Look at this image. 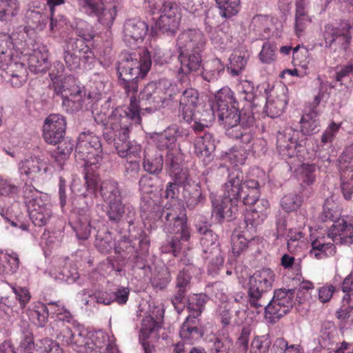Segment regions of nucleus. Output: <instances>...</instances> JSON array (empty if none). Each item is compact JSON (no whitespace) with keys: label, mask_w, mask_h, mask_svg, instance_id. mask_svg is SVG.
I'll use <instances>...</instances> for the list:
<instances>
[{"label":"nucleus","mask_w":353,"mask_h":353,"mask_svg":"<svg viewBox=\"0 0 353 353\" xmlns=\"http://www.w3.org/2000/svg\"><path fill=\"white\" fill-rule=\"evenodd\" d=\"M130 119L125 111L117 108L107 117L105 114H97L95 121L105 126L103 137L108 143H114L118 155L126 159L123 163V176L128 180L136 179L141 170L139 155L141 146L134 141H130L129 133Z\"/></svg>","instance_id":"f257e3e1"},{"label":"nucleus","mask_w":353,"mask_h":353,"mask_svg":"<svg viewBox=\"0 0 353 353\" xmlns=\"http://www.w3.org/2000/svg\"><path fill=\"white\" fill-rule=\"evenodd\" d=\"M152 64L151 55L145 51L138 59L136 54L121 52L117 64L118 81L128 95H132L129 111L125 112L128 118L140 121L139 108L132 99L138 91L139 80L143 79L149 71Z\"/></svg>","instance_id":"f03ea898"},{"label":"nucleus","mask_w":353,"mask_h":353,"mask_svg":"<svg viewBox=\"0 0 353 353\" xmlns=\"http://www.w3.org/2000/svg\"><path fill=\"white\" fill-rule=\"evenodd\" d=\"M63 341L77 353H111L112 347L103 333H88L85 330L66 327L62 332Z\"/></svg>","instance_id":"7ed1b4c3"},{"label":"nucleus","mask_w":353,"mask_h":353,"mask_svg":"<svg viewBox=\"0 0 353 353\" xmlns=\"http://www.w3.org/2000/svg\"><path fill=\"white\" fill-rule=\"evenodd\" d=\"M57 72H50L53 81L54 90L57 94H61L63 105L70 108L72 112L83 109L85 101V94L79 86L74 85L73 77H63L64 67L60 62L54 65Z\"/></svg>","instance_id":"20e7f679"},{"label":"nucleus","mask_w":353,"mask_h":353,"mask_svg":"<svg viewBox=\"0 0 353 353\" xmlns=\"http://www.w3.org/2000/svg\"><path fill=\"white\" fill-rule=\"evenodd\" d=\"M259 183L254 179L244 181L242 171L232 169L224 184L223 196L233 199L234 202L242 201L244 205L252 204L260 196Z\"/></svg>","instance_id":"39448f33"},{"label":"nucleus","mask_w":353,"mask_h":353,"mask_svg":"<svg viewBox=\"0 0 353 353\" xmlns=\"http://www.w3.org/2000/svg\"><path fill=\"white\" fill-rule=\"evenodd\" d=\"M275 274L270 268L256 271L249 278L247 290V302L251 308L259 312L270 299Z\"/></svg>","instance_id":"423d86ee"},{"label":"nucleus","mask_w":353,"mask_h":353,"mask_svg":"<svg viewBox=\"0 0 353 353\" xmlns=\"http://www.w3.org/2000/svg\"><path fill=\"white\" fill-rule=\"evenodd\" d=\"M275 274L270 268L256 271L249 278L247 290V302L251 308L259 312L270 299Z\"/></svg>","instance_id":"0eeeda50"},{"label":"nucleus","mask_w":353,"mask_h":353,"mask_svg":"<svg viewBox=\"0 0 353 353\" xmlns=\"http://www.w3.org/2000/svg\"><path fill=\"white\" fill-rule=\"evenodd\" d=\"M156 216L163 222L164 230L175 234L181 240L188 241L190 234L187 225L186 210L183 204L178 201L166 203L161 209L157 206Z\"/></svg>","instance_id":"6e6552de"},{"label":"nucleus","mask_w":353,"mask_h":353,"mask_svg":"<svg viewBox=\"0 0 353 353\" xmlns=\"http://www.w3.org/2000/svg\"><path fill=\"white\" fill-rule=\"evenodd\" d=\"M76 158L85 162L84 165H97L103 159L102 145L99 137L90 132L79 134L75 148Z\"/></svg>","instance_id":"1a4fd4ad"},{"label":"nucleus","mask_w":353,"mask_h":353,"mask_svg":"<svg viewBox=\"0 0 353 353\" xmlns=\"http://www.w3.org/2000/svg\"><path fill=\"white\" fill-rule=\"evenodd\" d=\"M198 232L201 235L200 239L203 258L209 259L208 272L216 273L223 263V257L218 243V236L210 230L207 225H196Z\"/></svg>","instance_id":"9d476101"},{"label":"nucleus","mask_w":353,"mask_h":353,"mask_svg":"<svg viewBox=\"0 0 353 353\" xmlns=\"http://www.w3.org/2000/svg\"><path fill=\"white\" fill-rule=\"evenodd\" d=\"M294 293L292 289L274 290L272 298L262 309L265 310V319L270 323H275L288 314L293 306Z\"/></svg>","instance_id":"9b49d317"},{"label":"nucleus","mask_w":353,"mask_h":353,"mask_svg":"<svg viewBox=\"0 0 353 353\" xmlns=\"http://www.w3.org/2000/svg\"><path fill=\"white\" fill-rule=\"evenodd\" d=\"M320 219L323 222L329 220L333 222L328 233V236L332 239L333 242L347 245L353 243V223L347 225L344 219H336L332 211L325 206L320 215Z\"/></svg>","instance_id":"f8f14e48"},{"label":"nucleus","mask_w":353,"mask_h":353,"mask_svg":"<svg viewBox=\"0 0 353 353\" xmlns=\"http://www.w3.org/2000/svg\"><path fill=\"white\" fill-rule=\"evenodd\" d=\"M352 28L348 21H343L339 27L326 25L323 32L325 48L345 50L350 46L352 36L350 30Z\"/></svg>","instance_id":"ddd939ff"},{"label":"nucleus","mask_w":353,"mask_h":353,"mask_svg":"<svg viewBox=\"0 0 353 353\" xmlns=\"http://www.w3.org/2000/svg\"><path fill=\"white\" fill-rule=\"evenodd\" d=\"M163 313L162 309H157L156 311H152L142 320L140 341L145 353H153L154 352V346L150 344L151 342L148 339L152 335L156 336L157 332L161 328Z\"/></svg>","instance_id":"4468645a"},{"label":"nucleus","mask_w":353,"mask_h":353,"mask_svg":"<svg viewBox=\"0 0 353 353\" xmlns=\"http://www.w3.org/2000/svg\"><path fill=\"white\" fill-rule=\"evenodd\" d=\"M79 4L89 16L97 18L98 21L107 27H110L115 19L117 10L116 6L106 8L104 0H77Z\"/></svg>","instance_id":"2eb2a0df"},{"label":"nucleus","mask_w":353,"mask_h":353,"mask_svg":"<svg viewBox=\"0 0 353 353\" xmlns=\"http://www.w3.org/2000/svg\"><path fill=\"white\" fill-rule=\"evenodd\" d=\"M192 268L191 265H187L179 272L176 278L175 292L171 296L170 301L179 313L184 308L187 294L192 288L190 274Z\"/></svg>","instance_id":"dca6fc26"},{"label":"nucleus","mask_w":353,"mask_h":353,"mask_svg":"<svg viewBox=\"0 0 353 353\" xmlns=\"http://www.w3.org/2000/svg\"><path fill=\"white\" fill-rule=\"evenodd\" d=\"M254 123V114L248 111L244 114L240 122L225 129V134L230 139L239 140L240 143L248 145L253 139L252 128Z\"/></svg>","instance_id":"f3484780"},{"label":"nucleus","mask_w":353,"mask_h":353,"mask_svg":"<svg viewBox=\"0 0 353 353\" xmlns=\"http://www.w3.org/2000/svg\"><path fill=\"white\" fill-rule=\"evenodd\" d=\"M65 128V118L59 114H52L45 120L43 126V139L47 143L56 145L64 137Z\"/></svg>","instance_id":"a211bd4d"},{"label":"nucleus","mask_w":353,"mask_h":353,"mask_svg":"<svg viewBox=\"0 0 353 353\" xmlns=\"http://www.w3.org/2000/svg\"><path fill=\"white\" fill-rule=\"evenodd\" d=\"M299 132L292 127H285L278 132L276 146L279 154L284 158H291L296 154Z\"/></svg>","instance_id":"6ab92c4d"},{"label":"nucleus","mask_w":353,"mask_h":353,"mask_svg":"<svg viewBox=\"0 0 353 353\" xmlns=\"http://www.w3.org/2000/svg\"><path fill=\"white\" fill-rule=\"evenodd\" d=\"M176 46L179 52H201L205 46V38L199 30H188L177 38Z\"/></svg>","instance_id":"aec40b11"},{"label":"nucleus","mask_w":353,"mask_h":353,"mask_svg":"<svg viewBox=\"0 0 353 353\" xmlns=\"http://www.w3.org/2000/svg\"><path fill=\"white\" fill-rule=\"evenodd\" d=\"M160 12L155 28L163 34L174 35L179 24V18L176 14V8H174L170 3H165L162 5Z\"/></svg>","instance_id":"412c9836"},{"label":"nucleus","mask_w":353,"mask_h":353,"mask_svg":"<svg viewBox=\"0 0 353 353\" xmlns=\"http://www.w3.org/2000/svg\"><path fill=\"white\" fill-rule=\"evenodd\" d=\"M19 170L21 175H25L32 181L43 179L48 171L46 161L38 157L25 159L19 163Z\"/></svg>","instance_id":"4be33fe9"},{"label":"nucleus","mask_w":353,"mask_h":353,"mask_svg":"<svg viewBox=\"0 0 353 353\" xmlns=\"http://www.w3.org/2000/svg\"><path fill=\"white\" fill-rule=\"evenodd\" d=\"M107 203L106 215L110 222L112 223H118L122 220L124 215H125L127 223L130 225L134 223L136 212L132 207L125 206L121 199L110 201Z\"/></svg>","instance_id":"5701e85b"},{"label":"nucleus","mask_w":353,"mask_h":353,"mask_svg":"<svg viewBox=\"0 0 353 353\" xmlns=\"http://www.w3.org/2000/svg\"><path fill=\"white\" fill-rule=\"evenodd\" d=\"M199 103L198 91L192 88L185 90L179 99V113L183 119L190 123L192 120L193 112Z\"/></svg>","instance_id":"b1692460"},{"label":"nucleus","mask_w":353,"mask_h":353,"mask_svg":"<svg viewBox=\"0 0 353 353\" xmlns=\"http://www.w3.org/2000/svg\"><path fill=\"white\" fill-rule=\"evenodd\" d=\"M148 30V26L143 21L131 19L123 26L124 41L131 46L135 42L142 41Z\"/></svg>","instance_id":"393cba45"},{"label":"nucleus","mask_w":353,"mask_h":353,"mask_svg":"<svg viewBox=\"0 0 353 353\" xmlns=\"http://www.w3.org/2000/svg\"><path fill=\"white\" fill-rule=\"evenodd\" d=\"M238 203L234 202L232 199L223 196L220 201H217L216 203H213L212 215L219 223H221L224 220L230 221L235 218L238 211Z\"/></svg>","instance_id":"a878e982"},{"label":"nucleus","mask_w":353,"mask_h":353,"mask_svg":"<svg viewBox=\"0 0 353 353\" xmlns=\"http://www.w3.org/2000/svg\"><path fill=\"white\" fill-rule=\"evenodd\" d=\"M215 148V139L210 132H205L203 136L197 137L195 140V153L199 158L203 159L205 163L212 161V153Z\"/></svg>","instance_id":"bb28decb"},{"label":"nucleus","mask_w":353,"mask_h":353,"mask_svg":"<svg viewBox=\"0 0 353 353\" xmlns=\"http://www.w3.org/2000/svg\"><path fill=\"white\" fill-rule=\"evenodd\" d=\"M288 102V98L285 94V89L282 88L277 91L276 95H271L266 101L265 111L267 115L271 118L279 117L283 112Z\"/></svg>","instance_id":"cd10ccee"},{"label":"nucleus","mask_w":353,"mask_h":353,"mask_svg":"<svg viewBox=\"0 0 353 353\" xmlns=\"http://www.w3.org/2000/svg\"><path fill=\"white\" fill-rule=\"evenodd\" d=\"M91 215L88 213V208H78V216L72 223V228L80 240H86L91 232Z\"/></svg>","instance_id":"c85d7f7f"},{"label":"nucleus","mask_w":353,"mask_h":353,"mask_svg":"<svg viewBox=\"0 0 353 353\" xmlns=\"http://www.w3.org/2000/svg\"><path fill=\"white\" fill-rule=\"evenodd\" d=\"M199 320L188 316L180 330V336L185 342L192 344L199 340L203 334V329L199 326Z\"/></svg>","instance_id":"c756f323"},{"label":"nucleus","mask_w":353,"mask_h":353,"mask_svg":"<svg viewBox=\"0 0 353 353\" xmlns=\"http://www.w3.org/2000/svg\"><path fill=\"white\" fill-rule=\"evenodd\" d=\"M179 60L181 63V70L185 74L197 71L201 66L202 58L201 52H179Z\"/></svg>","instance_id":"7c9ffc66"},{"label":"nucleus","mask_w":353,"mask_h":353,"mask_svg":"<svg viewBox=\"0 0 353 353\" xmlns=\"http://www.w3.org/2000/svg\"><path fill=\"white\" fill-rule=\"evenodd\" d=\"M28 65L30 70L34 73L46 72L49 67L48 54L45 49L42 47L34 50L28 58Z\"/></svg>","instance_id":"2f4dec72"},{"label":"nucleus","mask_w":353,"mask_h":353,"mask_svg":"<svg viewBox=\"0 0 353 353\" xmlns=\"http://www.w3.org/2000/svg\"><path fill=\"white\" fill-rule=\"evenodd\" d=\"M249 110H239L236 106H232L230 108L216 112L220 125L223 126L224 130L236 122H240L243 116Z\"/></svg>","instance_id":"473e14b6"},{"label":"nucleus","mask_w":353,"mask_h":353,"mask_svg":"<svg viewBox=\"0 0 353 353\" xmlns=\"http://www.w3.org/2000/svg\"><path fill=\"white\" fill-rule=\"evenodd\" d=\"M341 180L353 179V143L347 147L339 159Z\"/></svg>","instance_id":"72a5a7b5"},{"label":"nucleus","mask_w":353,"mask_h":353,"mask_svg":"<svg viewBox=\"0 0 353 353\" xmlns=\"http://www.w3.org/2000/svg\"><path fill=\"white\" fill-rule=\"evenodd\" d=\"M28 209L30 217L35 226L41 227L46 225L52 215L51 209L43 201L36 203L33 207Z\"/></svg>","instance_id":"f704fd0d"},{"label":"nucleus","mask_w":353,"mask_h":353,"mask_svg":"<svg viewBox=\"0 0 353 353\" xmlns=\"http://www.w3.org/2000/svg\"><path fill=\"white\" fill-rule=\"evenodd\" d=\"M301 132L303 134L310 136L319 132L320 121L316 110L310 109L302 116L301 119Z\"/></svg>","instance_id":"c9c22d12"},{"label":"nucleus","mask_w":353,"mask_h":353,"mask_svg":"<svg viewBox=\"0 0 353 353\" xmlns=\"http://www.w3.org/2000/svg\"><path fill=\"white\" fill-rule=\"evenodd\" d=\"M6 73L10 77L11 85L15 88H20L28 79V70L26 65L21 63L10 62Z\"/></svg>","instance_id":"e433bc0d"},{"label":"nucleus","mask_w":353,"mask_h":353,"mask_svg":"<svg viewBox=\"0 0 353 353\" xmlns=\"http://www.w3.org/2000/svg\"><path fill=\"white\" fill-rule=\"evenodd\" d=\"M64 49L68 52L73 51L77 54L83 55V59L88 62L94 57V54L90 48L84 42L83 40L78 37H69L65 41Z\"/></svg>","instance_id":"4c0bfd02"},{"label":"nucleus","mask_w":353,"mask_h":353,"mask_svg":"<svg viewBox=\"0 0 353 353\" xmlns=\"http://www.w3.org/2000/svg\"><path fill=\"white\" fill-rule=\"evenodd\" d=\"M99 194L106 203L121 199V192L119 183L114 179L102 181L100 184Z\"/></svg>","instance_id":"58836bf2"},{"label":"nucleus","mask_w":353,"mask_h":353,"mask_svg":"<svg viewBox=\"0 0 353 353\" xmlns=\"http://www.w3.org/2000/svg\"><path fill=\"white\" fill-rule=\"evenodd\" d=\"M182 194L187 207L191 210L203 203L205 200V196L203 195L199 183L183 190Z\"/></svg>","instance_id":"ea45409f"},{"label":"nucleus","mask_w":353,"mask_h":353,"mask_svg":"<svg viewBox=\"0 0 353 353\" xmlns=\"http://www.w3.org/2000/svg\"><path fill=\"white\" fill-rule=\"evenodd\" d=\"M234 92L228 87L219 89L215 94V102L212 103L216 112L236 106Z\"/></svg>","instance_id":"a19ab883"},{"label":"nucleus","mask_w":353,"mask_h":353,"mask_svg":"<svg viewBox=\"0 0 353 353\" xmlns=\"http://www.w3.org/2000/svg\"><path fill=\"white\" fill-rule=\"evenodd\" d=\"M70 28L79 39L83 40L85 43L92 41L97 35L94 28L81 19H75L71 23Z\"/></svg>","instance_id":"79ce46f5"},{"label":"nucleus","mask_w":353,"mask_h":353,"mask_svg":"<svg viewBox=\"0 0 353 353\" xmlns=\"http://www.w3.org/2000/svg\"><path fill=\"white\" fill-rule=\"evenodd\" d=\"M225 70L224 64L219 59L209 61L201 75L203 79L210 83H214L221 77Z\"/></svg>","instance_id":"37998d69"},{"label":"nucleus","mask_w":353,"mask_h":353,"mask_svg":"<svg viewBox=\"0 0 353 353\" xmlns=\"http://www.w3.org/2000/svg\"><path fill=\"white\" fill-rule=\"evenodd\" d=\"M209 299V296L205 293L193 294L189 296L187 305L190 312L188 316L197 319L204 310L205 305Z\"/></svg>","instance_id":"c03bdc74"},{"label":"nucleus","mask_w":353,"mask_h":353,"mask_svg":"<svg viewBox=\"0 0 353 353\" xmlns=\"http://www.w3.org/2000/svg\"><path fill=\"white\" fill-rule=\"evenodd\" d=\"M336 253V248L332 243H321L316 240L312 243V249L309 254L311 257L322 259Z\"/></svg>","instance_id":"a18cd8bd"},{"label":"nucleus","mask_w":353,"mask_h":353,"mask_svg":"<svg viewBox=\"0 0 353 353\" xmlns=\"http://www.w3.org/2000/svg\"><path fill=\"white\" fill-rule=\"evenodd\" d=\"M26 18L29 26L37 30H43L49 21L48 14L35 10H28Z\"/></svg>","instance_id":"49530a36"},{"label":"nucleus","mask_w":353,"mask_h":353,"mask_svg":"<svg viewBox=\"0 0 353 353\" xmlns=\"http://www.w3.org/2000/svg\"><path fill=\"white\" fill-rule=\"evenodd\" d=\"M19 7V0H0V21H10L18 14Z\"/></svg>","instance_id":"de8ad7c7"},{"label":"nucleus","mask_w":353,"mask_h":353,"mask_svg":"<svg viewBox=\"0 0 353 353\" xmlns=\"http://www.w3.org/2000/svg\"><path fill=\"white\" fill-rule=\"evenodd\" d=\"M13 43L11 37L6 33L0 34V63L8 65L12 60Z\"/></svg>","instance_id":"09e8293b"},{"label":"nucleus","mask_w":353,"mask_h":353,"mask_svg":"<svg viewBox=\"0 0 353 353\" xmlns=\"http://www.w3.org/2000/svg\"><path fill=\"white\" fill-rule=\"evenodd\" d=\"M220 10V14L224 18H230L236 15L240 9V0H215Z\"/></svg>","instance_id":"8fccbe9b"},{"label":"nucleus","mask_w":353,"mask_h":353,"mask_svg":"<svg viewBox=\"0 0 353 353\" xmlns=\"http://www.w3.org/2000/svg\"><path fill=\"white\" fill-rule=\"evenodd\" d=\"M163 165V156L160 153H157L154 157L145 155L143 162V167L145 171L153 174H159Z\"/></svg>","instance_id":"3c124183"},{"label":"nucleus","mask_w":353,"mask_h":353,"mask_svg":"<svg viewBox=\"0 0 353 353\" xmlns=\"http://www.w3.org/2000/svg\"><path fill=\"white\" fill-rule=\"evenodd\" d=\"M57 144L58 145L57 151L55 152L54 159L55 161L61 165L63 162L70 157L73 150L74 144L70 139H64V137L60 139Z\"/></svg>","instance_id":"603ef678"},{"label":"nucleus","mask_w":353,"mask_h":353,"mask_svg":"<svg viewBox=\"0 0 353 353\" xmlns=\"http://www.w3.org/2000/svg\"><path fill=\"white\" fill-rule=\"evenodd\" d=\"M49 312L47 305L39 303L34 306L33 310H30L29 316L38 326L43 327L48 321Z\"/></svg>","instance_id":"864d4df0"},{"label":"nucleus","mask_w":353,"mask_h":353,"mask_svg":"<svg viewBox=\"0 0 353 353\" xmlns=\"http://www.w3.org/2000/svg\"><path fill=\"white\" fill-rule=\"evenodd\" d=\"M272 344L269 334L256 336L250 345V353H268Z\"/></svg>","instance_id":"5fc2aeb1"},{"label":"nucleus","mask_w":353,"mask_h":353,"mask_svg":"<svg viewBox=\"0 0 353 353\" xmlns=\"http://www.w3.org/2000/svg\"><path fill=\"white\" fill-rule=\"evenodd\" d=\"M248 55L243 52L241 54V52H235L230 57V71L233 76L239 75L242 70H244L248 61Z\"/></svg>","instance_id":"6e6d98bb"},{"label":"nucleus","mask_w":353,"mask_h":353,"mask_svg":"<svg viewBox=\"0 0 353 353\" xmlns=\"http://www.w3.org/2000/svg\"><path fill=\"white\" fill-rule=\"evenodd\" d=\"M303 203V197L301 195L290 193L285 195L281 201V205L283 209L287 212H290L299 209Z\"/></svg>","instance_id":"4d7b16f0"},{"label":"nucleus","mask_w":353,"mask_h":353,"mask_svg":"<svg viewBox=\"0 0 353 353\" xmlns=\"http://www.w3.org/2000/svg\"><path fill=\"white\" fill-rule=\"evenodd\" d=\"M95 246L101 253H109L114 246L110 232L98 233L96 236Z\"/></svg>","instance_id":"13d9d810"},{"label":"nucleus","mask_w":353,"mask_h":353,"mask_svg":"<svg viewBox=\"0 0 353 353\" xmlns=\"http://www.w3.org/2000/svg\"><path fill=\"white\" fill-rule=\"evenodd\" d=\"M265 214H260L257 211L250 210L248 211L245 215V223L246 228L250 232H256V228L266 219Z\"/></svg>","instance_id":"bf43d9fd"},{"label":"nucleus","mask_w":353,"mask_h":353,"mask_svg":"<svg viewBox=\"0 0 353 353\" xmlns=\"http://www.w3.org/2000/svg\"><path fill=\"white\" fill-rule=\"evenodd\" d=\"M23 192L25 203L28 208L33 207L36 203L43 201L39 196V192L31 185L26 184Z\"/></svg>","instance_id":"052dcab7"},{"label":"nucleus","mask_w":353,"mask_h":353,"mask_svg":"<svg viewBox=\"0 0 353 353\" xmlns=\"http://www.w3.org/2000/svg\"><path fill=\"white\" fill-rule=\"evenodd\" d=\"M36 351L37 353H63L59 345L49 339L38 341L36 344Z\"/></svg>","instance_id":"680f3d73"},{"label":"nucleus","mask_w":353,"mask_h":353,"mask_svg":"<svg viewBox=\"0 0 353 353\" xmlns=\"http://www.w3.org/2000/svg\"><path fill=\"white\" fill-rule=\"evenodd\" d=\"M216 116V111L214 108V105H212L210 108L203 109L201 111H194L192 120L197 119L201 121V123H205L210 125L214 121Z\"/></svg>","instance_id":"e2e57ef3"},{"label":"nucleus","mask_w":353,"mask_h":353,"mask_svg":"<svg viewBox=\"0 0 353 353\" xmlns=\"http://www.w3.org/2000/svg\"><path fill=\"white\" fill-rule=\"evenodd\" d=\"M168 128L164 130V132L159 134L156 139V144L158 148L160 150L169 149L171 146L175 143V138L172 136Z\"/></svg>","instance_id":"0e129e2a"},{"label":"nucleus","mask_w":353,"mask_h":353,"mask_svg":"<svg viewBox=\"0 0 353 353\" xmlns=\"http://www.w3.org/2000/svg\"><path fill=\"white\" fill-rule=\"evenodd\" d=\"M309 22L310 19L308 17L307 10H296L294 28L297 35L305 29Z\"/></svg>","instance_id":"69168bd1"},{"label":"nucleus","mask_w":353,"mask_h":353,"mask_svg":"<svg viewBox=\"0 0 353 353\" xmlns=\"http://www.w3.org/2000/svg\"><path fill=\"white\" fill-rule=\"evenodd\" d=\"M232 345V340L229 337L224 339L216 337L213 343L212 353H229Z\"/></svg>","instance_id":"338daca9"},{"label":"nucleus","mask_w":353,"mask_h":353,"mask_svg":"<svg viewBox=\"0 0 353 353\" xmlns=\"http://www.w3.org/2000/svg\"><path fill=\"white\" fill-rule=\"evenodd\" d=\"M157 180V176H152L147 174L143 175L139 181L140 191L145 194L152 192L156 187Z\"/></svg>","instance_id":"774afa93"}]
</instances>
